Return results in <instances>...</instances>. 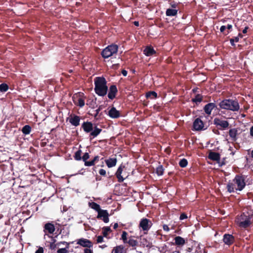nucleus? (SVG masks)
Returning a JSON list of instances; mask_svg holds the SVG:
<instances>
[{
    "instance_id": "obj_11",
    "label": "nucleus",
    "mask_w": 253,
    "mask_h": 253,
    "mask_svg": "<svg viewBox=\"0 0 253 253\" xmlns=\"http://www.w3.org/2000/svg\"><path fill=\"white\" fill-rule=\"evenodd\" d=\"M204 127V124L200 119H196L193 123V128L196 130H201Z\"/></svg>"
},
{
    "instance_id": "obj_18",
    "label": "nucleus",
    "mask_w": 253,
    "mask_h": 253,
    "mask_svg": "<svg viewBox=\"0 0 253 253\" xmlns=\"http://www.w3.org/2000/svg\"><path fill=\"white\" fill-rule=\"evenodd\" d=\"M215 107L214 103H211L206 105L205 107V111L208 114H211V111Z\"/></svg>"
},
{
    "instance_id": "obj_56",
    "label": "nucleus",
    "mask_w": 253,
    "mask_h": 253,
    "mask_svg": "<svg viewBox=\"0 0 253 253\" xmlns=\"http://www.w3.org/2000/svg\"><path fill=\"white\" fill-rule=\"evenodd\" d=\"M118 227V223H115V224L114 225V229H116Z\"/></svg>"
},
{
    "instance_id": "obj_59",
    "label": "nucleus",
    "mask_w": 253,
    "mask_h": 253,
    "mask_svg": "<svg viewBox=\"0 0 253 253\" xmlns=\"http://www.w3.org/2000/svg\"><path fill=\"white\" fill-rule=\"evenodd\" d=\"M192 251V249H191V248H188V250H187V251H188V253L191 252Z\"/></svg>"
},
{
    "instance_id": "obj_37",
    "label": "nucleus",
    "mask_w": 253,
    "mask_h": 253,
    "mask_svg": "<svg viewBox=\"0 0 253 253\" xmlns=\"http://www.w3.org/2000/svg\"><path fill=\"white\" fill-rule=\"evenodd\" d=\"M8 89V86L6 84H2L0 85V90L2 92H5Z\"/></svg>"
},
{
    "instance_id": "obj_46",
    "label": "nucleus",
    "mask_w": 253,
    "mask_h": 253,
    "mask_svg": "<svg viewBox=\"0 0 253 253\" xmlns=\"http://www.w3.org/2000/svg\"><path fill=\"white\" fill-rule=\"evenodd\" d=\"M35 253H43V249L42 247H39Z\"/></svg>"
},
{
    "instance_id": "obj_6",
    "label": "nucleus",
    "mask_w": 253,
    "mask_h": 253,
    "mask_svg": "<svg viewBox=\"0 0 253 253\" xmlns=\"http://www.w3.org/2000/svg\"><path fill=\"white\" fill-rule=\"evenodd\" d=\"M116 176L119 182H122L128 176V172L125 166L121 165L118 168L116 173Z\"/></svg>"
},
{
    "instance_id": "obj_33",
    "label": "nucleus",
    "mask_w": 253,
    "mask_h": 253,
    "mask_svg": "<svg viewBox=\"0 0 253 253\" xmlns=\"http://www.w3.org/2000/svg\"><path fill=\"white\" fill-rule=\"evenodd\" d=\"M101 131V129L95 127L94 129L91 132V135L93 137L96 136Z\"/></svg>"
},
{
    "instance_id": "obj_8",
    "label": "nucleus",
    "mask_w": 253,
    "mask_h": 253,
    "mask_svg": "<svg viewBox=\"0 0 253 253\" xmlns=\"http://www.w3.org/2000/svg\"><path fill=\"white\" fill-rule=\"evenodd\" d=\"M109 213L106 210H100L98 212V215L97 218H102L103 221L105 223L109 222Z\"/></svg>"
},
{
    "instance_id": "obj_27",
    "label": "nucleus",
    "mask_w": 253,
    "mask_h": 253,
    "mask_svg": "<svg viewBox=\"0 0 253 253\" xmlns=\"http://www.w3.org/2000/svg\"><path fill=\"white\" fill-rule=\"evenodd\" d=\"M177 10L174 9H168L166 11V14L169 16H175L177 14Z\"/></svg>"
},
{
    "instance_id": "obj_14",
    "label": "nucleus",
    "mask_w": 253,
    "mask_h": 253,
    "mask_svg": "<svg viewBox=\"0 0 253 253\" xmlns=\"http://www.w3.org/2000/svg\"><path fill=\"white\" fill-rule=\"evenodd\" d=\"M105 163L109 168L115 167L117 164L116 158H109L105 160Z\"/></svg>"
},
{
    "instance_id": "obj_3",
    "label": "nucleus",
    "mask_w": 253,
    "mask_h": 253,
    "mask_svg": "<svg viewBox=\"0 0 253 253\" xmlns=\"http://www.w3.org/2000/svg\"><path fill=\"white\" fill-rule=\"evenodd\" d=\"M219 105L222 109L233 111H238L239 109V105L238 102L231 99L223 100L220 103Z\"/></svg>"
},
{
    "instance_id": "obj_39",
    "label": "nucleus",
    "mask_w": 253,
    "mask_h": 253,
    "mask_svg": "<svg viewBox=\"0 0 253 253\" xmlns=\"http://www.w3.org/2000/svg\"><path fill=\"white\" fill-rule=\"evenodd\" d=\"M127 233L126 231H123L122 235V239L124 243L127 242Z\"/></svg>"
},
{
    "instance_id": "obj_2",
    "label": "nucleus",
    "mask_w": 253,
    "mask_h": 253,
    "mask_svg": "<svg viewBox=\"0 0 253 253\" xmlns=\"http://www.w3.org/2000/svg\"><path fill=\"white\" fill-rule=\"evenodd\" d=\"M94 83L96 93L100 96L105 95L108 90L105 79L103 77H97L94 80Z\"/></svg>"
},
{
    "instance_id": "obj_25",
    "label": "nucleus",
    "mask_w": 253,
    "mask_h": 253,
    "mask_svg": "<svg viewBox=\"0 0 253 253\" xmlns=\"http://www.w3.org/2000/svg\"><path fill=\"white\" fill-rule=\"evenodd\" d=\"M45 229L50 233H52L55 230L54 226L50 223L46 224Z\"/></svg>"
},
{
    "instance_id": "obj_19",
    "label": "nucleus",
    "mask_w": 253,
    "mask_h": 253,
    "mask_svg": "<svg viewBox=\"0 0 253 253\" xmlns=\"http://www.w3.org/2000/svg\"><path fill=\"white\" fill-rule=\"evenodd\" d=\"M83 127L84 130L87 132H89L93 129L92 124L89 122L84 123L83 125Z\"/></svg>"
},
{
    "instance_id": "obj_41",
    "label": "nucleus",
    "mask_w": 253,
    "mask_h": 253,
    "mask_svg": "<svg viewBox=\"0 0 253 253\" xmlns=\"http://www.w3.org/2000/svg\"><path fill=\"white\" fill-rule=\"evenodd\" d=\"M239 41V38L238 37H235L234 39H232L230 40V42L231 43L232 45H234V42H238Z\"/></svg>"
},
{
    "instance_id": "obj_1",
    "label": "nucleus",
    "mask_w": 253,
    "mask_h": 253,
    "mask_svg": "<svg viewBox=\"0 0 253 253\" xmlns=\"http://www.w3.org/2000/svg\"><path fill=\"white\" fill-rule=\"evenodd\" d=\"M245 186V182L243 177L236 176L230 182H229L227 187L229 192L231 193L237 191H241Z\"/></svg>"
},
{
    "instance_id": "obj_12",
    "label": "nucleus",
    "mask_w": 253,
    "mask_h": 253,
    "mask_svg": "<svg viewBox=\"0 0 253 253\" xmlns=\"http://www.w3.org/2000/svg\"><path fill=\"white\" fill-rule=\"evenodd\" d=\"M109 116L112 118H117L120 117V113L117 109L112 107L108 112Z\"/></svg>"
},
{
    "instance_id": "obj_55",
    "label": "nucleus",
    "mask_w": 253,
    "mask_h": 253,
    "mask_svg": "<svg viewBox=\"0 0 253 253\" xmlns=\"http://www.w3.org/2000/svg\"><path fill=\"white\" fill-rule=\"evenodd\" d=\"M232 25L229 24V25H228L227 28L228 29H230L231 28H232Z\"/></svg>"
},
{
    "instance_id": "obj_42",
    "label": "nucleus",
    "mask_w": 253,
    "mask_h": 253,
    "mask_svg": "<svg viewBox=\"0 0 253 253\" xmlns=\"http://www.w3.org/2000/svg\"><path fill=\"white\" fill-rule=\"evenodd\" d=\"M94 165V161L85 162V165L86 166H91Z\"/></svg>"
},
{
    "instance_id": "obj_23",
    "label": "nucleus",
    "mask_w": 253,
    "mask_h": 253,
    "mask_svg": "<svg viewBox=\"0 0 253 253\" xmlns=\"http://www.w3.org/2000/svg\"><path fill=\"white\" fill-rule=\"evenodd\" d=\"M174 240L175 244L177 245H183L185 243V240L180 236L176 237L174 238Z\"/></svg>"
},
{
    "instance_id": "obj_10",
    "label": "nucleus",
    "mask_w": 253,
    "mask_h": 253,
    "mask_svg": "<svg viewBox=\"0 0 253 253\" xmlns=\"http://www.w3.org/2000/svg\"><path fill=\"white\" fill-rule=\"evenodd\" d=\"M139 226L143 230H148L151 226V223L148 219L145 218L141 220Z\"/></svg>"
},
{
    "instance_id": "obj_54",
    "label": "nucleus",
    "mask_w": 253,
    "mask_h": 253,
    "mask_svg": "<svg viewBox=\"0 0 253 253\" xmlns=\"http://www.w3.org/2000/svg\"><path fill=\"white\" fill-rule=\"evenodd\" d=\"M248 27H246L243 31V33L245 34L247 32V30H248Z\"/></svg>"
},
{
    "instance_id": "obj_38",
    "label": "nucleus",
    "mask_w": 253,
    "mask_h": 253,
    "mask_svg": "<svg viewBox=\"0 0 253 253\" xmlns=\"http://www.w3.org/2000/svg\"><path fill=\"white\" fill-rule=\"evenodd\" d=\"M81 150H78V151H77L75 155V159L77 160H80L81 159Z\"/></svg>"
},
{
    "instance_id": "obj_30",
    "label": "nucleus",
    "mask_w": 253,
    "mask_h": 253,
    "mask_svg": "<svg viewBox=\"0 0 253 253\" xmlns=\"http://www.w3.org/2000/svg\"><path fill=\"white\" fill-rule=\"evenodd\" d=\"M31 127L29 126L26 125L22 128V132L25 134H28L31 132Z\"/></svg>"
},
{
    "instance_id": "obj_49",
    "label": "nucleus",
    "mask_w": 253,
    "mask_h": 253,
    "mask_svg": "<svg viewBox=\"0 0 253 253\" xmlns=\"http://www.w3.org/2000/svg\"><path fill=\"white\" fill-rule=\"evenodd\" d=\"M84 253H92V251L88 249H85L84 251Z\"/></svg>"
},
{
    "instance_id": "obj_53",
    "label": "nucleus",
    "mask_w": 253,
    "mask_h": 253,
    "mask_svg": "<svg viewBox=\"0 0 253 253\" xmlns=\"http://www.w3.org/2000/svg\"><path fill=\"white\" fill-rule=\"evenodd\" d=\"M98 159H99V157L98 156H96L92 161H94V163H95Z\"/></svg>"
},
{
    "instance_id": "obj_22",
    "label": "nucleus",
    "mask_w": 253,
    "mask_h": 253,
    "mask_svg": "<svg viewBox=\"0 0 253 253\" xmlns=\"http://www.w3.org/2000/svg\"><path fill=\"white\" fill-rule=\"evenodd\" d=\"M70 122L74 126H77L79 125L80 118L78 116H74L70 119Z\"/></svg>"
},
{
    "instance_id": "obj_16",
    "label": "nucleus",
    "mask_w": 253,
    "mask_h": 253,
    "mask_svg": "<svg viewBox=\"0 0 253 253\" xmlns=\"http://www.w3.org/2000/svg\"><path fill=\"white\" fill-rule=\"evenodd\" d=\"M156 53L154 48L151 46H147L144 50V54L147 56H151Z\"/></svg>"
},
{
    "instance_id": "obj_5",
    "label": "nucleus",
    "mask_w": 253,
    "mask_h": 253,
    "mask_svg": "<svg viewBox=\"0 0 253 253\" xmlns=\"http://www.w3.org/2000/svg\"><path fill=\"white\" fill-rule=\"evenodd\" d=\"M117 51V45L114 44L110 45L103 49L102 51V55L104 58H107L116 53Z\"/></svg>"
},
{
    "instance_id": "obj_4",
    "label": "nucleus",
    "mask_w": 253,
    "mask_h": 253,
    "mask_svg": "<svg viewBox=\"0 0 253 253\" xmlns=\"http://www.w3.org/2000/svg\"><path fill=\"white\" fill-rule=\"evenodd\" d=\"M251 216L249 213H244L237 218L236 222L240 227L246 228L251 223Z\"/></svg>"
},
{
    "instance_id": "obj_47",
    "label": "nucleus",
    "mask_w": 253,
    "mask_h": 253,
    "mask_svg": "<svg viewBox=\"0 0 253 253\" xmlns=\"http://www.w3.org/2000/svg\"><path fill=\"white\" fill-rule=\"evenodd\" d=\"M187 217V215L185 213H182L180 216V219L183 220Z\"/></svg>"
},
{
    "instance_id": "obj_21",
    "label": "nucleus",
    "mask_w": 253,
    "mask_h": 253,
    "mask_svg": "<svg viewBox=\"0 0 253 253\" xmlns=\"http://www.w3.org/2000/svg\"><path fill=\"white\" fill-rule=\"evenodd\" d=\"M209 158L214 161H219L220 159L219 155L218 153L212 152L210 153Z\"/></svg>"
},
{
    "instance_id": "obj_26",
    "label": "nucleus",
    "mask_w": 253,
    "mask_h": 253,
    "mask_svg": "<svg viewBox=\"0 0 253 253\" xmlns=\"http://www.w3.org/2000/svg\"><path fill=\"white\" fill-rule=\"evenodd\" d=\"M74 98V103L77 104V105L83 107L84 105V100H83L82 98H80L78 99H76L75 97H73Z\"/></svg>"
},
{
    "instance_id": "obj_51",
    "label": "nucleus",
    "mask_w": 253,
    "mask_h": 253,
    "mask_svg": "<svg viewBox=\"0 0 253 253\" xmlns=\"http://www.w3.org/2000/svg\"><path fill=\"white\" fill-rule=\"evenodd\" d=\"M122 73L124 76H126L127 75V71L126 70H123Z\"/></svg>"
},
{
    "instance_id": "obj_9",
    "label": "nucleus",
    "mask_w": 253,
    "mask_h": 253,
    "mask_svg": "<svg viewBox=\"0 0 253 253\" xmlns=\"http://www.w3.org/2000/svg\"><path fill=\"white\" fill-rule=\"evenodd\" d=\"M214 124L223 129L226 128L229 126L227 121L219 118H215L214 120Z\"/></svg>"
},
{
    "instance_id": "obj_44",
    "label": "nucleus",
    "mask_w": 253,
    "mask_h": 253,
    "mask_svg": "<svg viewBox=\"0 0 253 253\" xmlns=\"http://www.w3.org/2000/svg\"><path fill=\"white\" fill-rule=\"evenodd\" d=\"M102 242H103V237L101 236H98L97 238V242L99 243H102Z\"/></svg>"
},
{
    "instance_id": "obj_17",
    "label": "nucleus",
    "mask_w": 253,
    "mask_h": 253,
    "mask_svg": "<svg viewBox=\"0 0 253 253\" xmlns=\"http://www.w3.org/2000/svg\"><path fill=\"white\" fill-rule=\"evenodd\" d=\"M224 242L227 245H230L233 242V237L231 235H225L223 238Z\"/></svg>"
},
{
    "instance_id": "obj_32",
    "label": "nucleus",
    "mask_w": 253,
    "mask_h": 253,
    "mask_svg": "<svg viewBox=\"0 0 253 253\" xmlns=\"http://www.w3.org/2000/svg\"><path fill=\"white\" fill-rule=\"evenodd\" d=\"M103 234L104 237H107L109 233L111 231V230L109 227H105L103 228Z\"/></svg>"
},
{
    "instance_id": "obj_34",
    "label": "nucleus",
    "mask_w": 253,
    "mask_h": 253,
    "mask_svg": "<svg viewBox=\"0 0 253 253\" xmlns=\"http://www.w3.org/2000/svg\"><path fill=\"white\" fill-rule=\"evenodd\" d=\"M128 243L129 245L131 247H135L137 245V241L135 240H134L133 239H129Z\"/></svg>"
},
{
    "instance_id": "obj_61",
    "label": "nucleus",
    "mask_w": 253,
    "mask_h": 253,
    "mask_svg": "<svg viewBox=\"0 0 253 253\" xmlns=\"http://www.w3.org/2000/svg\"><path fill=\"white\" fill-rule=\"evenodd\" d=\"M239 36L240 37H242V36H241V34H239Z\"/></svg>"
},
{
    "instance_id": "obj_57",
    "label": "nucleus",
    "mask_w": 253,
    "mask_h": 253,
    "mask_svg": "<svg viewBox=\"0 0 253 253\" xmlns=\"http://www.w3.org/2000/svg\"><path fill=\"white\" fill-rule=\"evenodd\" d=\"M134 24L135 26H138L139 25V22L138 21H135Z\"/></svg>"
},
{
    "instance_id": "obj_48",
    "label": "nucleus",
    "mask_w": 253,
    "mask_h": 253,
    "mask_svg": "<svg viewBox=\"0 0 253 253\" xmlns=\"http://www.w3.org/2000/svg\"><path fill=\"white\" fill-rule=\"evenodd\" d=\"M163 229L165 231H166L167 232H168L169 230V227H168V226L167 225H163Z\"/></svg>"
},
{
    "instance_id": "obj_24",
    "label": "nucleus",
    "mask_w": 253,
    "mask_h": 253,
    "mask_svg": "<svg viewBox=\"0 0 253 253\" xmlns=\"http://www.w3.org/2000/svg\"><path fill=\"white\" fill-rule=\"evenodd\" d=\"M89 206L92 209L98 212L100 210V206L94 202L89 203Z\"/></svg>"
},
{
    "instance_id": "obj_28",
    "label": "nucleus",
    "mask_w": 253,
    "mask_h": 253,
    "mask_svg": "<svg viewBox=\"0 0 253 253\" xmlns=\"http://www.w3.org/2000/svg\"><path fill=\"white\" fill-rule=\"evenodd\" d=\"M237 130L236 129H232L229 130V135L233 139L235 140L237 135Z\"/></svg>"
},
{
    "instance_id": "obj_52",
    "label": "nucleus",
    "mask_w": 253,
    "mask_h": 253,
    "mask_svg": "<svg viewBox=\"0 0 253 253\" xmlns=\"http://www.w3.org/2000/svg\"><path fill=\"white\" fill-rule=\"evenodd\" d=\"M250 134L253 136V126H252L250 129Z\"/></svg>"
},
{
    "instance_id": "obj_29",
    "label": "nucleus",
    "mask_w": 253,
    "mask_h": 253,
    "mask_svg": "<svg viewBox=\"0 0 253 253\" xmlns=\"http://www.w3.org/2000/svg\"><path fill=\"white\" fill-rule=\"evenodd\" d=\"M146 96L147 98H156L157 97V94L156 92L154 91H151L149 92L146 93Z\"/></svg>"
},
{
    "instance_id": "obj_43",
    "label": "nucleus",
    "mask_w": 253,
    "mask_h": 253,
    "mask_svg": "<svg viewBox=\"0 0 253 253\" xmlns=\"http://www.w3.org/2000/svg\"><path fill=\"white\" fill-rule=\"evenodd\" d=\"M89 154L87 153H85L83 157V159L84 162H85L89 158Z\"/></svg>"
},
{
    "instance_id": "obj_40",
    "label": "nucleus",
    "mask_w": 253,
    "mask_h": 253,
    "mask_svg": "<svg viewBox=\"0 0 253 253\" xmlns=\"http://www.w3.org/2000/svg\"><path fill=\"white\" fill-rule=\"evenodd\" d=\"M57 253H68V251L65 248H61L57 251Z\"/></svg>"
},
{
    "instance_id": "obj_58",
    "label": "nucleus",
    "mask_w": 253,
    "mask_h": 253,
    "mask_svg": "<svg viewBox=\"0 0 253 253\" xmlns=\"http://www.w3.org/2000/svg\"><path fill=\"white\" fill-rule=\"evenodd\" d=\"M62 243L63 244H66V246H67V248H68L69 244L68 243L64 242H62Z\"/></svg>"
},
{
    "instance_id": "obj_36",
    "label": "nucleus",
    "mask_w": 253,
    "mask_h": 253,
    "mask_svg": "<svg viewBox=\"0 0 253 253\" xmlns=\"http://www.w3.org/2000/svg\"><path fill=\"white\" fill-rule=\"evenodd\" d=\"M187 161L185 159L181 160L179 163L180 166L182 168L185 167L187 165Z\"/></svg>"
},
{
    "instance_id": "obj_60",
    "label": "nucleus",
    "mask_w": 253,
    "mask_h": 253,
    "mask_svg": "<svg viewBox=\"0 0 253 253\" xmlns=\"http://www.w3.org/2000/svg\"><path fill=\"white\" fill-rule=\"evenodd\" d=\"M252 157H253V150L252 151Z\"/></svg>"
},
{
    "instance_id": "obj_31",
    "label": "nucleus",
    "mask_w": 253,
    "mask_h": 253,
    "mask_svg": "<svg viewBox=\"0 0 253 253\" xmlns=\"http://www.w3.org/2000/svg\"><path fill=\"white\" fill-rule=\"evenodd\" d=\"M156 172L158 175H162L164 172V169L162 166L158 167L156 170Z\"/></svg>"
},
{
    "instance_id": "obj_7",
    "label": "nucleus",
    "mask_w": 253,
    "mask_h": 253,
    "mask_svg": "<svg viewBox=\"0 0 253 253\" xmlns=\"http://www.w3.org/2000/svg\"><path fill=\"white\" fill-rule=\"evenodd\" d=\"M77 244L85 248H91L93 246V244L91 241L84 238H81L77 240Z\"/></svg>"
},
{
    "instance_id": "obj_62",
    "label": "nucleus",
    "mask_w": 253,
    "mask_h": 253,
    "mask_svg": "<svg viewBox=\"0 0 253 253\" xmlns=\"http://www.w3.org/2000/svg\"><path fill=\"white\" fill-rule=\"evenodd\" d=\"M231 154L234 155V153L233 152H231Z\"/></svg>"
},
{
    "instance_id": "obj_45",
    "label": "nucleus",
    "mask_w": 253,
    "mask_h": 253,
    "mask_svg": "<svg viewBox=\"0 0 253 253\" xmlns=\"http://www.w3.org/2000/svg\"><path fill=\"white\" fill-rule=\"evenodd\" d=\"M99 173L101 175H106V171L103 169H100L99 171Z\"/></svg>"
},
{
    "instance_id": "obj_13",
    "label": "nucleus",
    "mask_w": 253,
    "mask_h": 253,
    "mask_svg": "<svg viewBox=\"0 0 253 253\" xmlns=\"http://www.w3.org/2000/svg\"><path fill=\"white\" fill-rule=\"evenodd\" d=\"M117 91V89L116 86L115 85H112L110 87V90L108 95V97L111 99L114 98Z\"/></svg>"
},
{
    "instance_id": "obj_35",
    "label": "nucleus",
    "mask_w": 253,
    "mask_h": 253,
    "mask_svg": "<svg viewBox=\"0 0 253 253\" xmlns=\"http://www.w3.org/2000/svg\"><path fill=\"white\" fill-rule=\"evenodd\" d=\"M202 100V96L198 94L196 96V97L192 99L193 101L195 103H199Z\"/></svg>"
},
{
    "instance_id": "obj_50",
    "label": "nucleus",
    "mask_w": 253,
    "mask_h": 253,
    "mask_svg": "<svg viewBox=\"0 0 253 253\" xmlns=\"http://www.w3.org/2000/svg\"><path fill=\"white\" fill-rule=\"evenodd\" d=\"M226 28V27L225 26H222L220 28V32H223L225 30Z\"/></svg>"
},
{
    "instance_id": "obj_20",
    "label": "nucleus",
    "mask_w": 253,
    "mask_h": 253,
    "mask_svg": "<svg viewBox=\"0 0 253 253\" xmlns=\"http://www.w3.org/2000/svg\"><path fill=\"white\" fill-rule=\"evenodd\" d=\"M124 247L122 245L115 247L112 250V253H124Z\"/></svg>"
},
{
    "instance_id": "obj_15",
    "label": "nucleus",
    "mask_w": 253,
    "mask_h": 253,
    "mask_svg": "<svg viewBox=\"0 0 253 253\" xmlns=\"http://www.w3.org/2000/svg\"><path fill=\"white\" fill-rule=\"evenodd\" d=\"M140 244L143 247H149L151 246L152 243L148 239L141 237Z\"/></svg>"
}]
</instances>
